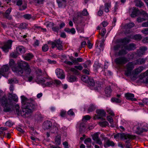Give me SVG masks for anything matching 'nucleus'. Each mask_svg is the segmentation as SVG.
I'll use <instances>...</instances> for the list:
<instances>
[{"label": "nucleus", "mask_w": 148, "mask_h": 148, "mask_svg": "<svg viewBox=\"0 0 148 148\" xmlns=\"http://www.w3.org/2000/svg\"><path fill=\"white\" fill-rule=\"evenodd\" d=\"M21 98L22 104V111H20L19 110L20 107L18 105L16 104L15 106L16 112L18 115L20 114L25 117L26 115L32 112L33 110L36 107L37 104L33 100L28 99L24 96H21Z\"/></svg>", "instance_id": "1"}, {"label": "nucleus", "mask_w": 148, "mask_h": 148, "mask_svg": "<svg viewBox=\"0 0 148 148\" xmlns=\"http://www.w3.org/2000/svg\"><path fill=\"white\" fill-rule=\"evenodd\" d=\"M12 70L14 72L20 75L23 74L24 72L26 74H29L31 71L29 66L27 63L25 61H21L18 64V67H13Z\"/></svg>", "instance_id": "2"}, {"label": "nucleus", "mask_w": 148, "mask_h": 148, "mask_svg": "<svg viewBox=\"0 0 148 148\" xmlns=\"http://www.w3.org/2000/svg\"><path fill=\"white\" fill-rule=\"evenodd\" d=\"M134 68V64L132 62H130L128 63L126 65V70L125 71V74L127 76H131V78L133 80H135L137 78L136 76H132V72Z\"/></svg>", "instance_id": "3"}, {"label": "nucleus", "mask_w": 148, "mask_h": 148, "mask_svg": "<svg viewBox=\"0 0 148 148\" xmlns=\"http://www.w3.org/2000/svg\"><path fill=\"white\" fill-rule=\"evenodd\" d=\"M8 101L6 96L4 95L3 92L0 90V102L4 107V111L5 112H8L10 110V108H6L8 104Z\"/></svg>", "instance_id": "4"}, {"label": "nucleus", "mask_w": 148, "mask_h": 148, "mask_svg": "<svg viewBox=\"0 0 148 148\" xmlns=\"http://www.w3.org/2000/svg\"><path fill=\"white\" fill-rule=\"evenodd\" d=\"M135 48V45L133 43L130 44L129 45L123 47L122 50L119 51L118 55L120 56L125 54L127 53V50H134Z\"/></svg>", "instance_id": "5"}, {"label": "nucleus", "mask_w": 148, "mask_h": 148, "mask_svg": "<svg viewBox=\"0 0 148 148\" xmlns=\"http://www.w3.org/2000/svg\"><path fill=\"white\" fill-rule=\"evenodd\" d=\"M62 42L59 39L57 40H55L54 42H51V47L52 48H54L56 47L58 49L61 50L62 48Z\"/></svg>", "instance_id": "6"}, {"label": "nucleus", "mask_w": 148, "mask_h": 148, "mask_svg": "<svg viewBox=\"0 0 148 148\" xmlns=\"http://www.w3.org/2000/svg\"><path fill=\"white\" fill-rule=\"evenodd\" d=\"M12 43V40H9L4 43V45L1 47V49L4 51L7 52L8 51L9 49L11 48Z\"/></svg>", "instance_id": "7"}, {"label": "nucleus", "mask_w": 148, "mask_h": 148, "mask_svg": "<svg viewBox=\"0 0 148 148\" xmlns=\"http://www.w3.org/2000/svg\"><path fill=\"white\" fill-rule=\"evenodd\" d=\"M114 61L117 64L123 65L127 62V60L125 57H121L116 58Z\"/></svg>", "instance_id": "8"}, {"label": "nucleus", "mask_w": 148, "mask_h": 148, "mask_svg": "<svg viewBox=\"0 0 148 148\" xmlns=\"http://www.w3.org/2000/svg\"><path fill=\"white\" fill-rule=\"evenodd\" d=\"M55 73L58 78L63 79L65 78V75L63 71L60 68H57L55 70Z\"/></svg>", "instance_id": "9"}, {"label": "nucleus", "mask_w": 148, "mask_h": 148, "mask_svg": "<svg viewBox=\"0 0 148 148\" xmlns=\"http://www.w3.org/2000/svg\"><path fill=\"white\" fill-rule=\"evenodd\" d=\"M9 69V67L7 65L3 66L0 69V75L4 76V74L8 71Z\"/></svg>", "instance_id": "10"}, {"label": "nucleus", "mask_w": 148, "mask_h": 148, "mask_svg": "<svg viewBox=\"0 0 148 148\" xmlns=\"http://www.w3.org/2000/svg\"><path fill=\"white\" fill-rule=\"evenodd\" d=\"M16 52L18 55L24 53L25 52V48L23 46H20L17 47L16 49Z\"/></svg>", "instance_id": "11"}, {"label": "nucleus", "mask_w": 148, "mask_h": 148, "mask_svg": "<svg viewBox=\"0 0 148 148\" xmlns=\"http://www.w3.org/2000/svg\"><path fill=\"white\" fill-rule=\"evenodd\" d=\"M47 78L44 77L42 78L41 76L37 75L36 82L38 84H43L46 82V79Z\"/></svg>", "instance_id": "12"}, {"label": "nucleus", "mask_w": 148, "mask_h": 148, "mask_svg": "<svg viewBox=\"0 0 148 148\" xmlns=\"http://www.w3.org/2000/svg\"><path fill=\"white\" fill-rule=\"evenodd\" d=\"M147 48L145 47H140L139 49L138 50L136 53V54L138 56H140L143 55L145 51L147 50Z\"/></svg>", "instance_id": "13"}, {"label": "nucleus", "mask_w": 148, "mask_h": 148, "mask_svg": "<svg viewBox=\"0 0 148 148\" xmlns=\"http://www.w3.org/2000/svg\"><path fill=\"white\" fill-rule=\"evenodd\" d=\"M144 69V67L142 66H140L135 69L132 72L133 74L138 75L142 72Z\"/></svg>", "instance_id": "14"}, {"label": "nucleus", "mask_w": 148, "mask_h": 148, "mask_svg": "<svg viewBox=\"0 0 148 148\" xmlns=\"http://www.w3.org/2000/svg\"><path fill=\"white\" fill-rule=\"evenodd\" d=\"M120 138L123 140L129 139H132V136L131 135L128 134L122 133L120 134Z\"/></svg>", "instance_id": "15"}, {"label": "nucleus", "mask_w": 148, "mask_h": 148, "mask_svg": "<svg viewBox=\"0 0 148 148\" xmlns=\"http://www.w3.org/2000/svg\"><path fill=\"white\" fill-rule=\"evenodd\" d=\"M52 126L51 122L47 121L44 122L43 125V128L45 130L50 129Z\"/></svg>", "instance_id": "16"}, {"label": "nucleus", "mask_w": 148, "mask_h": 148, "mask_svg": "<svg viewBox=\"0 0 148 148\" xmlns=\"http://www.w3.org/2000/svg\"><path fill=\"white\" fill-rule=\"evenodd\" d=\"M112 89L110 86L106 87L105 90V95L107 97H109L111 95Z\"/></svg>", "instance_id": "17"}, {"label": "nucleus", "mask_w": 148, "mask_h": 148, "mask_svg": "<svg viewBox=\"0 0 148 148\" xmlns=\"http://www.w3.org/2000/svg\"><path fill=\"white\" fill-rule=\"evenodd\" d=\"M125 97L127 99H130L133 101L136 100V99L134 98V95L133 94L127 93L125 94Z\"/></svg>", "instance_id": "18"}, {"label": "nucleus", "mask_w": 148, "mask_h": 148, "mask_svg": "<svg viewBox=\"0 0 148 148\" xmlns=\"http://www.w3.org/2000/svg\"><path fill=\"white\" fill-rule=\"evenodd\" d=\"M114 143L112 141H110L109 140L106 141L104 144V146L106 148H107L109 146H114Z\"/></svg>", "instance_id": "19"}, {"label": "nucleus", "mask_w": 148, "mask_h": 148, "mask_svg": "<svg viewBox=\"0 0 148 148\" xmlns=\"http://www.w3.org/2000/svg\"><path fill=\"white\" fill-rule=\"evenodd\" d=\"M9 99L10 100L14 101L15 102H17L18 101V97L17 96L12 93L9 94Z\"/></svg>", "instance_id": "20"}, {"label": "nucleus", "mask_w": 148, "mask_h": 148, "mask_svg": "<svg viewBox=\"0 0 148 148\" xmlns=\"http://www.w3.org/2000/svg\"><path fill=\"white\" fill-rule=\"evenodd\" d=\"M44 84L45 86L51 87L54 85V82L53 80H49L47 79H46L45 83Z\"/></svg>", "instance_id": "21"}, {"label": "nucleus", "mask_w": 148, "mask_h": 148, "mask_svg": "<svg viewBox=\"0 0 148 148\" xmlns=\"http://www.w3.org/2000/svg\"><path fill=\"white\" fill-rule=\"evenodd\" d=\"M145 77H147L146 79V82L148 83V70L144 73H142L140 75V79H142Z\"/></svg>", "instance_id": "22"}, {"label": "nucleus", "mask_w": 148, "mask_h": 148, "mask_svg": "<svg viewBox=\"0 0 148 148\" xmlns=\"http://www.w3.org/2000/svg\"><path fill=\"white\" fill-rule=\"evenodd\" d=\"M111 2H108L105 4V8H104V9L105 11L106 12H109V9L110 8L111 6Z\"/></svg>", "instance_id": "23"}, {"label": "nucleus", "mask_w": 148, "mask_h": 148, "mask_svg": "<svg viewBox=\"0 0 148 148\" xmlns=\"http://www.w3.org/2000/svg\"><path fill=\"white\" fill-rule=\"evenodd\" d=\"M33 55L31 53H27L23 57L24 59L26 60H29L33 57Z\"/></svg>", "instance_id": "24"}, {"label": "nucleus", "mask_w": 148, "mask_h": 148, "mask_svg": "<svg viewBox=\"0 0 148 148\" xmlns=\"http://www.w3.org/2000/svg\"><path fill=\"white\" fill-rule=\"evenodd\" d=\"M136 130L135 131L136 133L138 134H139L143 132H147V130L145 128H140L138 126L136 127Z\"/></svg>", "instance_id": "25"}, {"label": "nucleus", "mask_w": 148, "mask_h": 148, "mask_svg": "<svg viewBox=\"0 0 148 148\" xmlns=\"http://www.w3.org/2000/svg\"><path fill=\"white\" fill-rule=\"evenodd\" d=\"M64 31L68 33H71L72 34H75L76 32L74 28L71 29L68 28H66L64 29Z\"/></svg>", "instance_id": "26"}, {"label": "nucleus", "mask_w": 148, "mask_h": 148, "mask_svg": "<svg viewBox=\"0 0 148 148\" xmlns=\"http://www.w3.org/2000/svg\"><path fill=\"white\" fill-rule=\"evenodd\" d=\"M98 114L101 116H105L106 113L104 110H98L96 111Z\"/></svg>", "instance_id": "27"}, {"label": "nucleus", "mask_w": 148, "mask_h": 148, "mask_svg": "<svg viewBox=\"0 0 148 148\" xmlns=\"http://www.w3.org/2000/svg\"><path fill=\"white\" fill-rule=\"evenodd\" d=\"M133 11L131 14V16L132 17H136L137 15V12L138 11V9L135 7L133 8Z\"/></svg>", "instance_id": "28"}, {"label": "nucleus", "mask_w": 148, "mask_h": 148, "mask_svg": "<svg viewBox=\"0 0 148 148\" xmlns=\"http://www.w3.org/2000/svg\"><path fill=\"white\" fill-rule=\"evenodd\" d=\"M68 80L69 82H72L76 80V78L74 76L70 75L68 77Z\"/></svg>", "instance_id": "29"}, {"label": "nucleus", "mask_w": 148, "mask_h": 148, "mask_svg": "<svg viewBox=\"0 0 148 148\" xmlns=\"http://www.w3.org/2000/svg\"><path fill=\"white\" fill-rule=\"evenodd\" d=\"M93 66L95 69L97 70V69H98L102 67V66L101 64L96 62L95 63Z\"/></svg>", "instance_id": "30"}, {"label": "nucleus", "mask_w": 148, "mask_h": 148, "mask_svg": "<svg viewBox=\"0 0 148 148\" xmlns=\"http://www.w3.org/2000/svg\"><path fill=\"white\" fill-rule=\"evenodd\" d=\"M130 41V39L128 37H125L121 40V42L122 43H129Z\"/></svg>", "instance_id": "31"}, {"label": "nucleus", "mask_w": 148, "mask_h": 148, "mask_svg": "<svg viewBox=\"0 0 148 148\" xmlns=\"http://www.w3.org/2000/svg\"><path fill=\"white\" fill-rule=\"evenodd\" d=\"M61 136L59 135L56 136L55 139V142L56 144L58 145H60V143Z\"/></svg>", "instance_id": "32"}, {"label": "nucleus", "mask_w": 148, "mask_h": 148, "mask_svg": "<svg viewBox=\"0 0 148 148\" xmlns=\"http://www.w3.org/2000/svg\"><path fill=\"white\" fill-rule=\"evenodd\" d=\"M146 60V59L140 58L137 60V64H142L145 63Z\"/></svg>", "instance_id": "33"}, {"label": "nucleus", "mask_w": 148, "mask_h": 148, "mask_svg": "<svg viewBox=\"0 0 148 148\" xmlns=\"http://www.w3.org/2000/svg\"><path fill=\"white\" fill-rule=\"evenodd\" d=\"M99 132H97L93 134L92 135V139L94 141L97 140L99 138Z\"/></svg>", "instance_id": "34"}, {"label": "nucleus", "mask_w": 148, "mask_h": 148, "mask_svg": "<svg viewBox=\"0 0 148 148\" xmlns=\"http://www.w3.org/2000/svg\"><path fill=\"white\" fill-rule=\"evenodd\" d=\"M90 86H93L95 85V82L94 79L90 77L88 82H87Z\"/></svg>", "instance_id": "35"}, {"label": "nucleus", "mask_w": 148, "mask_h": 148, "mask_svg": "<svg viewBox=\"0 0 148 148\" xmlns=\"http://www.w3.org/2000/svg\"><path fill=\"white\" fill-rule=\"evenodd\" d=\"M89 78L90 77H88V76L84 75L82 76L81 79L83 81L87 83L88 82Z\"/></svg>", "instance_id": "36"}, {"label": "nucleus", "mask_w": 148, "mask_h": 148, "mask_svg": "<svg viewBox=\"0 0 148 148\" xmlns=\"http://www.w3.org/2000/svg\"><path fill=\"white\" fill-rule=\"evenodd\" d=\"M22 6H20V7L19 8V10H25L27 8V3H26L24 1L23 2V3L21 5Z\"/></svg>", "instance_id": "37"}, {"label": "nucleus", "mask_w": 148, "mask_h": 148, "mask_svg": "<svg viewBox=\"0 0 148 148\" xmlns=\"http://www.w3.org/2000/svg\"><path fill=\"white\" fill-rule=\"evenodd\" d=\"M44 25H45L47 28L52 27L54 26V24L53 23L49 22H47L45 23H44Z\"/></svg>", "instance_id": "38"}, {"label": "nucleus", "mask_w": 148, "mask_h": 148, "mask_svg": "<svg viewBox=\"0 0 148 148\" xmlns=\"http://www.w3.org/2000/svg\"><path fill=\"white\" fill-rule=\"evenodd\" d=\"M132 38L135 40H140L142 38V36L141 35L137 34L134 36L132 37Z\"/></svg>", "instance_id": "39"}, {"label": "nucleus", "mask_w": 148, "mask_h": 148, "mask_svg": "<svg viewBox=\"0 0 148 148\" xmlns=\"http://www.w3.org/2000/svg\"><path fill=\"white\" fill-rule=\"evenodd\" d=\"M99 125L100 126L104 127L107 126L108 125V123L106 121L99 122Z\"/></svg>", "instance_id": "40"}, {"label": "nucleus", "mask_w": 148, "mask_h": 148, "mask_svg": "<svg viewBox=\"0 0 148 148\" xmlns=\"http://www.w3.org/2000/svg\"><path fill=\"white\" fill-rule=\"evenodd\" d=\"M19 63H18V64ZM15 64V63L13 60L11 59V60H10V61H9V65L10 67H12V69L13 67H17H17H15V66H14Z\"/></svg>", "instance_id": "41"}, {"label": "nucleus", "mask_w": 148, "mask_h": 148, "mask_svg": "<svg viewBox=\"0 0 148 148\" xmlns=\"http://www.w3.org/2000/svg\"><path fill=\"white\" fill-rule=\"evenodd\" d=\"M96 109L95 107L93 105H91L88 108V111L89 112H92Z\"/></svg>", "instance_id": "42"}, {"label": "nucleus", "mask_w": 148, "mask_h": 148, "mask_svg": "<svg viewBox=\"0 0 148 148\" xmlns=\"http://www.w3.org/2000/svg\"><path fill=\"white\" fill-rule=\"evenodd\" d=\"M104 9V7L103 6H101L100 7V9L99 11L98 12V15L99 16H101L103 14V12L102 10Z\"/></svg>", "instance_id": "43"}, {"label": "nucleus", "mask_w": 148, "mask_h": 148, "mask_svg": "<svg viewBox=\"0 0 148 148\" xmlns=\"http://www.w3.org/2000/svg\"><path fill=\"white\" fill-rule=\"evenodd\" d=\"M111 100L112 102L116 103H119L121 101L120 99L114 97L112 98L111 99Z\"/></svg>", "instance_id": "44"}, {"label": "nucleus", "mask_w": 148, "mask_h": 148, "mask_svg": "<svg viewBox=\"0 0 148 148\" xmlns=\"http://www.w3.org/2000/svg\"><path fill=\"white\" fill-rule=\"evenodd\" d=\"M70 71L75 74L77 75L79 74L78 71L77 69L76 68H75V67L74 68H71Z\"/></svg>", "instance_id": "45"}, {"label": "nucleus", "mask_w": 148, "mask_h": 148, "mask_svg": "<svg viewBox=\"0 0 148 148\" xmlns=\"http://www.w3.org/2000/svg\"><path fill=\"white\" fill-rule=\"evenodd\" d=\"M18 82V81L15 78L10 79L8 80V83L10 84L17 83Z\"/></svg>", "instance_id": "46"}, {"label": "nucleus", "mask_w": 148, "mask_h": 148, "mask_svg": "<svg viewBox=\"0 0 148 148\" xmlns=\"http://www.w3.org/2000/svg\"><path fill=\"white\" fill-rule=\"evenodd\" d=\"M106 111L107 112H108L109 114H110L112 116H113L114 115V112L110 108H107Z\"/></svg>", "instance_id": "47"}, {"label": "nucleus", "mask_w": 148, "mask_h": 148, "mask_svg": "<svg viewBox=\"0 0 148 148\" xmlns=\"http://www.w3.org/2000/svg\"><path fill=\"white\" fill-rule=\"evenodd\" d=\"M85 129V124L82 123H81L79 126L80 131L81 132H83Z\"/></svg>", "instance_id": "48"}, {"label": "nucleus", "mask_w": 148, "mask_h": 148, "mask_svg": "<svg viewBox=\"0 0 148 148\" xmlns=\"http://www.w3.org/2000/svg\"><path fill=\"white\" fill-rule=\"evenodd\" d=\"M136 54V53H133L128 55L129 59L130 60H132Z\"/></svg>", "instance_id": "49"}, {"label": "nucleus", "mask_w": 148, "mask_h": 148, "mask_svg": "<svg viewBox=\"0 0 148 148\" xmlns=\"http://www.w3.org/2000/svg\"><path fill=\"white\" fill-rule=\"evenodd\" d=\"M107 119L108 121L111 124H112L113 123V119L112 117L109 116H107Z\"/></svg>", "instance_id": "50"}, {"label": "nucleus", "mask_w": 148, "mask_h": 148, "mask_svg": "<svg viewBox=\"0 0 148 148\" xmlns=\"http://www.w3.org/2000/svg\"><path fill=\"white\" fill-rule=\"evenodd\" d=\"M42 49L43 51L45 52L48 50L49 48L47 45L45 44L42 46Z\"/></svg>", "instance_id": "51"}, {"label": "nucleus", "mask_w": 148, "mask_h": 148, "mask_svg": "<svg viewBox=\"0 0 148 148\" xmlns=\"http://www.w3.org/2000/svg\"><path fill=\"white\" fill-rule=\"evenodd\" d=\"M58 130V128L56 127H52L51 130V132L52 133H57V130Z\"/></svg>", "instance_id": "52"}, {"label": "nucleus", "mask_w": 148, "mask_h": 148, "mask_svg": "<svg viewBox=\"0 0 148 148\" xmlns=\"http://www.w3.org/2000/svg\"><path fill=\"white\" fill-rule=\"evenodd\" d=\"M141 32L144 34L148 35V28L143 29L141 31Z\"/></svg>", "instance_id": "53"}, {"label": "nucleus", "mask_w": 148, "mask_h": 148, "mask_svg": "<svg viewBox=\"0 0 148 148\" xmlns=\"http://www.w3.org/2000/svg\"><path fill=\"white\" fill-rule=\"evenodd\" d=\"M18 55V54L16 53H14L13 52L10 53V56L13 58H16Z\"/></svg>", "instance_id": "54"}, {"label": "nucleus", "mask_w": 148, "mask_h": 148, "mask_svg": "<svg viewBox=\"0 0 148 148\" xmlns=\"http://www.w3.org/2000/svg\"><path fill=\"white\" fill-rule=\"evenodd\" d=\"M5 125L7 126L10 127L12 126L13 124L11 121H8L5 123Z\"/></svg>", "instance_id": "55"}, {"label": "nucleus", "mask_w": 148, "mask_h": 148, "mask_svg": "<svg viewBox=\"0 0 148 148\" xmlns=\"http://www.w3.org/2000/svg\"><path fill=\"white\" fill-rule=\"evenodd\" d=\"M90 118V116L88 115H87L84 116L82 119V120L84 121V120H88Z\"/></svg>", "instance_id": "56"}, {"label": "nucleus", "mask_w": 148, "mask_h": 148, "mask_svg": "<svg viewBox=\"0 0 148 148\" xmlns=\"http://www.w3.org/2000/svg\"><path fill=\"white\" fill-rule=\"evenodd\" d=\"M106 33V29L105 28H103L101 30V35L102 36H103Z\"/></svg>", "instance_id": "57"}, {"label": "nucleus", "mask_w": 148, "mask_h": 148, "mask_svg": "<svg viewBox=\"0 0 148 148\" xmlns=\"http://www.w3.org/2000/svg\"><path fill=\"white\" fill-rule=\"evenodd\" d=\"M52 29L53 31L56 32H58L60 29L59 27L58 26L53 27Z\"/></svg>", "instance_id": "58"}, {"label": "nucleus", "mask_w": 148, "mask_h": 148, "mask_svg": "<svg viewBox=\"0 0 148 148\" xmlns=\"http://www.w3.org/2000/svg\"><path fill=\"white\" fill-rule=\"evenodd\" d=\"M82 14L84 16H87L88 14V13L86 9H84L82 12Z\"/></svg>", "instance_id": "59"}, {"label": "nucleus", "mask_w": 148, "mask_h": 148, "mask_svg": "<svg viewBox=\"0 0 148 148\" xmlns=\"http://www.w3.org/2000/svg\"><path fill=\"white\" fill-rule=\"evenodd\" d=\"M75 68H76L77 69L79 70L80 71L82 70L83 68V67L81 65H79L75 66Z\"/></svg>", "instance_id": "60"}, {"label": "nucleus", "mask_w": 148, "mask_h": 148, "mask_svg": "<svg viewBox=\"0 0 148 148\" xmlns=\"http://www.w3.org/2000/svg\"><path fill=\"white\" fill-rule=\"evenodd\" d=\"M97 144L99 145H102V143L101 139L99 138L97 140H95Z\"/></svg>", "instance_id": "61"}, {"label": "nucleus", "mask_w": 148, "mask_h": 148, "mask_svg": "<svg viewBox=\"0 0 148 148\" xmlns=\"http://www.w3.org/2000/svg\"><path fill=\"white\" fill-rule=\"evenodd\" d=\"M89 71L90 70L88 69H84L83 70L82 72L86 74L87 75H89Z\"/></svg>", "instance_id": "62"}, {"label": "nucleus", "mask_w": 148, "mask_h": 148, "mask_svg": "<svg viewBox=\"0 0 148 148\" xmlns=\"http://www.w3.org/2000/svg\"><path fill=\"white\" fill-rule=\"evenodd\" d=\"M145 19L143 18H141L140 17H138L137 19V21L138 22L140 23L142 22L143 21H145Z\"/></svg>", "instance_id": "63"}, {"label": "nucleus", "mask_w": 148, "mask_h": 148, "mask_svg": "<svg viewBox=\"0 0 148 148\" xmlns=\"http://www.w3.org/2000/svg\"><path fill=\"white\" fill-rule=\"evenodd\" d=\"M142 42L144 43H148V37L145 38L142 40Z\"/></svg>", "instance_id": "64"}]
</instances>
